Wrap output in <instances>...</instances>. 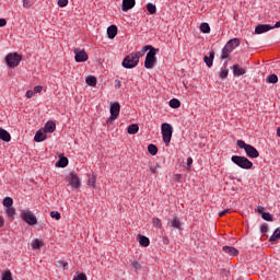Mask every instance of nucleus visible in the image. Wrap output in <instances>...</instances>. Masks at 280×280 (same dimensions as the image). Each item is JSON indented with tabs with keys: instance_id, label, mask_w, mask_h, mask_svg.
Returning <instances> with one entry per match:
<instances>
[{
	"instance_id": "1",
	"label": "nucleus",
	"mask_w": 280,
	"mask_h": 280,
	"mask_svg": "<svg viewBox=\"0 0 280 280\" xmlns=\"http://www.w3.org/2000/svg\"><path fill=\"white\" fill-rule=\"evenodd\" d=\"M236 145L244 150L248 159H259V151L252 144H246L244 140H237Z\"/></svg>"
},
{
	"instance_id": "2",
	"label": "nucleus",
	"mask_w": 280,
	"mask_h": 280,
	"mask_svg": "<svg viewBox=\"0 0 280 280\" xmlns=\"http://www.w3.org/2000/svg\"><path fill=\"white\" fill-rule=\"evenodd\" d=\"M231 161L232 163H234V165H237V167H241V170H253V163L246 156L233 155L231 158Z\"/></svg>"
},
{
	"instance_id": "3",
	"label": "nucleus",
	"mask_w": 280,
	"mask_h": 280,
	"mask_svg": "<svg viewBox=\"0 0 280 280\" xmlns=\"http://www.w3.org/2000/svg\"><path fill=\"white\" fill-rule=\"evenodd\" d=\"M156 54H159V48L151 46V49L147 54L144 60L145 69H154V66L156 65Z\"/></svg>"
},
{
	"instance_id": "4",
	"label": "nucleus",
	"mask_w": 280,
	"mask_h": 280,
	"mask_svg": "<svg viewBox=\"0 0 280 280\" xmlns=\"http://www.w3.org/2000/svg\"><path fill=\"white\" fill-rule=\"evenodd\" d=\"M22 60H23V57L19 55V52H11L5 56V63L11 69H14V67H19Z\"/></svg>"
},
{
	"instance_id": "5",
	"label": "nucleus",
	"mask_w": 280,
	"mask_h": 280,
	"mask_svg": "<svg viewBox=\"0 0 280 280\" xmlns=\"http://www.w3.org/2000/svg\"><path fill=\"white\" fill-rule=\"evenodd\" d=\"M174 132V128L168 122L162 124V139L165 145H170L172 141V135Z\"/></svg>"
},
{
	"instance_id": "6",
	"label": "nucleus",
	"mask_w": 280,
	"mask_h": 280,
	"mask_svg": "<svg viewBox=\"0 0 280 280\" xmlns=\"http://www.w3.org/2000/svg\"><path fill=\"white\" fill-rule=\"evenodd\" d=\"M21 218L26 224L30 226H35V224H38V220L36 219V215L30 210H24L21 212Z\"/></svg>"
},
{
	"instance_id": "7",
	"label": "nucleus",
	"mask_w": 280,
	"mask_h": 280,
	"mask_svg": "<svg viewBox=\"0 0 280 280\" xmlns=\"http://www.w3.org/2000/svg\"><path fill=\"white\" fill-rule=\"evenodd\" d=\"M121 65H122L124 69H135V67H137V65H139V61L135 57V55L131 52L124 58Z\"/></svg>"
},
{
	"instance_id": "8",
	"label": "nucleus",
	"mask_w": 280,
	"mask_h": 280,
	"mask_svg": "<svg viewBox=\"0 0 280 280\" xmlns=\"http://www.w3.org/2000/svg\"><path fill=\"white\" fill-rule=\"evenodd\" d=\"M121 110V105H119V103L115 102L114 104L110 105V116L107 119V124H110V121H115V119H117L119 117V113Z\"/></svg>"
},
{
	"instance_id": "9",
	"label": "nucleus",
	"mask_w": 280,
	"mask_h": 280,
	"mask_svg": "<svg viewBox=\"0 0 280 280\" xmlns=\"http://www.w3.org/2000/svg\"><path fill=\"white\" fill-rule=\"evenodd\" d=\"M73 54L75 62H86V60H89V55L84 49L80 50V48H74Z\"/></svg>"
},
{
	"instance_id": "10",
	"label": "nucleus",
	"mask_w": 280,
	"mask_h": 280,
	"mask_svg": "<svg viewBox=\"0 0 280 280\" xmlns=\"http://www.w3.org/2000/svg\"><path fill=\"white\" fill-rule=\"evenodd\" d=\"M68 183L72 187V189H78L80 187V177L75 172L70 173Z\"/></svg>"
},
{
	"instance_id": "11",
	"label": "nucleus",
	"mask_w": 280,
	"mask_h": 280,
	"mask_svg": "<svg viewBox=\"0 0 280 280\" xmlns=\"http://www.w3.org/2000/svg\"><path fill=\"white\" fill-rule=\"evenodd\" d=\"M270 30H275V27L270 26V24H258L255 28V33L264 34L266 32H270Z\"/></svg>"
},
{
	"instance_id": "12",
	"label": "nucleus",
	"mask_w": 280,
	"mask_h": 280,
	"mask_svg": "<svg viewBox=\"0 0 280 280\" xmlns=\"http://www.w3.org/2000/svg\"><path fill=\"white\" fill-rule=\"evenodd\" d=\"M152 48V45H145L142 47V49L140 51H136V52H131L135 58L139 59L143 58V56H145L147 51H150V49Z\"/></svg>"
},
{
	"instance_id": "13",
	"label": "nucleus",
	"mask_w": 280,
	"mask_h": 280,
	"mask_svg": "<svg viewBox=\"0 0 280 280\" xmlns=\"http://www.w3.org/2000/svg\"><path fill=\"white\" fill-rule=\"evenodd\" d=\"M136 4H137L136 0H122L121 10L122 12H128V10H132V8H135Z\"/></svg>"
},
{
	"instance_id": "14",
	"label": "nucleus",
	"mask_w": 280,
	"mask_h": 280,
	"mask_svg": "<svg viewBox=\"0 0 280 280\" xmlns=\"http://www.w3.org/2000/svg\"><path fill=\"white\" fill-rule=\"evenodd\" d=\"M223 253H225L226 255H230V257H235L240 255V250H237V248L233 246H223Z\"/></svg>"
},
{
	"instance_id": "15",
	"label": "nucleus",
	"mask_w": 280,
	"mask_h": 280,
	"mask_svg": "<svg viewBox=\"0 0 280 280\" xmlns=\"http://www.w3.org/2000/svg\"><path fill=\"white\" fill-rule=\"evenodd\" d=\"M45 139H47V132L43 131V129H39L34 137V141H36V143H42V141H45Z\"/></svg>"
},
{
	"instance_id": "16",
	"label": "nucleus",
	"mask_w": 280,
	"mask_h": 280,
	"mask_svg": "<svg viewBox=\"0 0 280 280\" xmlns=\"http://www.w3.org/2000/svg\"><path fill=\"white\" fill-rule=\"evenodd\" d=\"M225 47L229 49V51H233L235 47H240V38L230 39Z\"/></svg>"
},
{
	"instance_id": "17",
	"label": "nucleus",
	"mask_w": 280,
	"mask_h": 280,
	"mask_svg": "<svg viewBox=\"0 0 280 280\" xmlns=\"http://www.w3.org/2000/svg\"><path fill=\"white\" fill-rule=\"evenodd\" d=\"M0 139L1 141L10 143V141H12V136H10V132H8L5 129L0 128Z\"/></svg>"
},
{
	"instance_id": "18",
	"label": "nucleus",
	"mask_w": 280,
	"mask_h": 280,
	"mask_svg": "<svg viewBox=\"0 0 280 280\" xmlns=\"http://www.w3.org/2000/svg\"><path fill=\"white\" fill-rule=\"evenodd\" d=\"M215 58V52L211 51L208 56L203 57V62H206L207 67H213V59Z\"/></svg>"
},
{
	"instance_id": "19",
	"label": "nucleus",
	"mask_w": 280,
	"mask_h": 280,
	"mask_svg": "<svg viewBox=\"0 0 280 280\" xmlns=\"http://www.w3.org/2000/svg\"><path fill=\"white\" fill-rule=\"evenodd\" d=\"M107 36L110 40H113V38H115V36H117V25H110L107 28Z\"/></svg>"
},
{
	"instance_id": "20",
	"label": "nucleus",
	"mask_w": 280,
	"mask_h": 280,
	"mask_svg": "<svg viewBox=\"0 0 280 280\" xmlns=\"http://www.w3.org/2000/svg\"><path fill=\"white\" fill-rule=\"evenodd\" d=\"M44 131L50 132V133L56 132V122H54L52 120L47 121L44 127Z\"/></svg>"
},
{
	"instance_id": "21",
	"label": "nucleus",
	"mask_w": 280,
	"mask_h": 280,
	"mask_svg": "<svg viewBox=\"0 0 280 280\" xmlns=\"http://www.w3.org/2000/svg\"><path fill=\"white\" fill-rule=\"evenodd\" d=\"M69 165V159L67 156H61L57 162H56V167H67Z\"/></svg>"
},
{
	"instance_id": "22",
	"label": "nucleus",
	"mask_w": 280,
	"mask_h": 280,
	"mask_svg": "<svg viewBox=\"0 0 280 280\" xmlns=\"http://www.w3.org/2000/svg\"><path fill=\"white\" fill-rule=\"evenodd\" d=\"M232 69L234 75H244L246 73V70L237 65L232 66Z\"/></svg>"
},
{
	"instance_id": "23",
	"label": "nucleus",
	"mask_w": 280,
	"mask_h": 280,
	"mask_svg": "<svg viewBox=\"0 0 280 280\" xmlns=\"http://www.w3.org/2000/svg\"><path fill=\"white\" fill-rule=\"evenodd\" d=\"M138 237L140 246H143L144 248H148V246H150V238L143 235H139Z\"/></svg>"
},
{
	"instance_id": "24",
	"label": "nucleus",
	"mask_w": 280,
	"mask_h": 280,
	"mask_svg": "<svg viewBox=\"0 0 280 280\" xmlns=\"http://www.w3.org/2000/svg\"><path fill=\"white\" fill-rule=\"evenodd\" d=\"M171 226L172 229H177L180 230L183 224L180 223V218L175 217L172 221H171Z\"/></svg>"
},
{
	"instance_id": "25",
	"label": "nucleus",
	"mask_w": 280,
	"mask_h": 280,
	"mask_svg": "<svg viewBox=\"0 0 280 280\" xmlns=\"http://www.w3.org/2000/svg\"><path fill=\"white\" fill-rule=\"evenodd\" d=\"M88 86H97V78L90 75L85 79Z\"/></svg>"
},
{
	"instance_id": "26",
	"label": "nucleus",
	"mask_w": 280,
	"mask_h": 280,
	"mask_svg": "<svg viewBox=\"0 0 280 280\" xmlns=\"http://www.w3.org/2000/svg\"><path fill=\"white\" fill-rule=\"evenodd\" d=\"M88 185H89V187H92L93 189H95V183H96V177H95V174H89L88 175Z\"/></svg>"
},
{
	"instance_id": "27",
	"label": "nucleus",
	"mask_w": 280,
	"mask_h": 280,
	"mask_svg": "<svg viewBox=\"0 0 280 280\" xmlns=\"http://www.w3.org/2000/svg\"><path fill=\"white\" fill-rule=\"evenodd\" d=\"M128 135H137L139 132V125L132 124L127 129Z\"/></svg>"
},
{
	"instance_id": "28",
	"label": "nucleus",
	"mask_w": 280,
	"mask_h": 280,
	"mask_svg": "<svg viewBox=\"0 0 280 280\" xmlns=\"http://www.w3.org/2000/svg\"><path fill=\"white\" fill-rule=\"evenodd\" d=\"M148 152L152 156H156V154L159 153V147H156L155 144H149L148 145Z\"/></svg>"
},
{
	"instance_id": "29",
	"label": "nucleus",
	"mask_w": 280,
	"mask_h": 280,
	"mask_svg": "<svg viewBox=\"0 0 280 280\" xmlns=\"http://www.w3.org/2000/svg\"><path fill=\"white\" fill-rule=\"evenodd\" d=\"M200 32H202V34H209L211 32V26H209V23L207 22L201 23Z\"/></svg>"
},
{
	"instance_id": "30",
	"label": "nucleus",
	"mask_w": 280,
	"mask_h": 280,
	"mask_svg": "<svg viewBox=\"0 0 280 280\" xmlns=\"http://www.w3.org/2000/svg\"><path fill=\"white\" fill-rule=\"evenodd\" d=\"M219 78H221V80H224L225 78H229V69L226 68V65L221 68V71L219 73Z\"/></svg>"
},
{
	"instance_id": "31",
	"label": "nucleus",
	"mask_w": 280,
	"mask_h": 280,
	"mask_svg": "<svg viewBox=\"0 0 280 280\" xmlns=\"http://www.w3.org/2000/svg\"><path fill=\"white\" fill-rule=\"evenodd\" d=\"M267 82L268 84H277V82H279V77H277V74H269L267 77Z\"/></svg>"
},
{
	"instance_id": "32",
	"label": "nucleus",
	"mask_w": 280,
	"mask_h": 280,
	"mask_svg": "<svg viewBox=\"0 0 280 280\" xmlns=\"http://www.w3.org/2000/svg\"><path fill=\"white\" fill-rule=\"evenodd\" d=\"M3 207L12 208V205H14V200L11 197H5L2 201Z\"/></svg>"
},
{
	"instance_id": "33",
	"label": "nucleus",
	"mask_w": 280,
	"mask_h": 280,
	"mask_svg": "<svg viewBox=\"0 0 280 280\" xmlns=\"http://www.w3.org/2000/svg\"><path fill=\"white\" fill-rule=\"evenodd\" d=\"M277 240H280V228L276 229L273 234L270 236L269 242H277Z\"/></svg>"
},
{
	"instance_id": "34",
	"label": "nucleus",
	"mask_w": 280,
	"mask_h": 280,
	"mask_svg": "<svg viewBox=\"0 0 280 280\" xmlns=\"http://www.w3.org/2000/svg\"><path fill=\"white\" fill-rule=\"evenodd\" d=\"M168 104L171 108H180V101L177 98H172Z\"/></svg>"
},
{
	"instance_id": "35",
	"label": "nucleus",
	"mask_w": 280,
	"mask_h": 280,
	"mask_svg": "<svg viewBox=\"0 0 280 280\" xmlns=\"http://www.w3.org/2000/svg\"><path fill=\"white\" fill-rule=\"evenodd\" d=\"M262 220H266V222H275V218H272V214L270 212H264L261 214Z\"/></svg>"
},
{
	"instance_id": "36",
	"label": "nucleus",
	"mask_w": 280,
	"mask_h": 280,
	"mask_svg": "<svg viewBox=\"0 0 280 280\" xmlns=\"http://www.w3.org/2000/svg\"><path fill=\"white\" fill-rule=\"evenodd\" d=\"M147 10L149 14H156V5L152 4L151 2L147 3Z\"/></svg>"
},
{
	"instance_id": "37",
	"label": "nucleus",
	"mask_w": 280,
	"mask_h": 280,
	"mask_svg": "<svg viewBox=\"0 0 280 280\" xmlns=\"http://www.w3.org/2000/svg\"><path fill=\"white\" fill-rule=\"evenodd\" d=\"M231 51L232 50H229V48L226 46H224L222 49V55H221L222 60H226V58H229V54H231Z\"/></svg>"
},
{
	"instance_id": "38",
	"label": "nucleus",
	"mask_w": 280,
	"mask_h": 280,
	"mask_svg": "<svg viewBox=\"0 0 280 280\" xmlns=\"http://www.w3.org/2000/svg\"><path fill=\"white\" fill-rule=\"evenodd\" d=\"M152 223H153V226H155V229H162L163 226V223H161V219L159 218H153Z\"/></svg>"
},
{
	"instance_id": "39",
	"label": "nucleus",
	"mask_w": 280,
	"mask_h": 280,
	"mask_svg": "<svg viewBox=\"0 0 280 280\" xmlns=\"http://www.w3.org/2000/svg\"><path fill=\"white\" fill-rule=\"evenodd\" d=\"M42 245H43V242L40 240L36 238L32 243V248H34L36 250V249L40 248Z\"/></svg>"
},
{
	"instance_id": "40",
	"label": "nucleus",
	"mask_w": 280,
	"mask_h": 280,
	"mask_svg": "<svg viewBox=\"0 0 280 280\" xmlns=\"http://www.w3.org/2000/svg\"><path fill=\"white\" fill-rule=\"evenodd\" d=\"M2 280H14L12 278V271H10V270L4 271L2 275Z\"/></svg>"
},
{
	"instance_id": "41",
	"label": "nucleus",
	"mask_w": 280,
	"mask_h": 280,
	"mask_svg": "<svg viewBox=\"0 0 280 280\" xmlns=\"http://www.w3.org/2000/svg\"><path fill=\"white\" fill-rule=\"evenodd\" d=\"M7 214H8L9 218H14L16 215V209H14L12 207L8 208L7 209Z\"/></svg>"
},
{
	"instance_id": "42",
	"label": "nucleus",
	"mask_w": 280,
	"mask_h": 280,
	"mask_svg": "<svg viewBox=\"0 0 280 280\" xmlns=\"http://www.w3.org/2000/svg\"><path fill=\"white\" fill-rule=\"evenodd\" d=\"M131 268H132V270H135V272H137V270H141V265H140L139 261L133 260V261L131 262Z\"/></svg>"
},
{
	"instance_id": "43",
	"label": "nucleus",
	"mask_w": 280,
	"mask_h": 280,
	"mask_svg": "<svg viewBox=\"0 0 280 280\" xmlns=\"http://www.w3.org/2000/svg\"><path fill=\"white\" fill-rule=\"evenodd\" d=\"M69 5V0H58L59 8H67Z\"/></svg>"
},
{
	"instance_id": "44",
	"label": "nucleus",
	"mask_w": 280,
	"mask_h": 280,
	"mask_svg": "<svg viewBox=\"0 0 280 280\" xmlns=\"http://www.w3.org/2000/svg\"><path fill=\"white\" fill-rule=\"evenodd\" d=\"M50 218L55 219V220H60L61 215L60 212L58 211H51L50 212Z\"/></svg>"
},
{
	"instance_id": "45",
	"label": "nucleus",
	"mask_w": 280,
	"mask_h": 280,
	"mask_svg": "<svg viewBox=\"0 0 280 280\" xmlns=\"http://www.w3.org/2000/svg\"><path fill=\"white\" fill-rule=\"evenodd\" d=\"M73 280H89L86 278L85 273H78L77 277L73 278Z\"/></svg>"
},
{
	"instance_id": "46",
	"label": "nucleus",
	"mask_w": 280,
	"mask_h": 280,
	"mask_svg": "<svg viewBox=\"0 0 280 280\" xmlns=\"http://www.w3.org/2000/svg\"><path fill=\"white\" fill-rule=\"evenodd\" d=\"M58 264L60 268H63V270H67V266H69V262L65 260H59Z\"/></svg>"
},
{
	"instance_id": "47",
	"label": "nucleus",
	"mask_w": 280,
	"mask_h": 280,
	"mask_svg": "<svg viewBox=\"0 0 280 280\" xmlns=\"http://www.w3.org/2000/svg\"><path fill=\"white\" fill-rule=\"evenodd\" d=\"M25 97L27 100H32V97H34V91H32V90L26 91Z\"/></svg>"
},
{
	"instance_id": "48",
	"label": "nucleus",
	"mask_w": 280,
	"mask_h": 280,
	"mask_svg": "<svg viewBox=\"0 0 280 280\" xmlns=\"http://www.w3.org/2000/svg\"><path fill=\"white\" fill-rule=\"evenodd\" d=\"M226 213H231V209H225V210L219 212V218H224V215H226Z\"/></svg>"
},
{
	"instance_id": "49",
	"label": "nucleus",
	"mask_w": 280,
	"mask_h": 280,
	"mask_svg": "<svg viewBox=\"0 0 280 280\" xmlns=\"http://www.w3.org/2000/svg\"><path fill=\"white\" fill-rule=\"evenodd\" d=\"M260 232L261 233H268V224L264 223L260 225Z\"/></svg>"
},
{
	"instance_id": "50",
	"label": "nucleus",
	"mask_w": 280,
	"mask_h": 280,
	"mask_svg": "<svg viewBox=\"0 0 280 280\" xmlns=\"http://www.w3.org/2000/svg\"><path fill=\"white\" fill-rule=\"evenodd\" d=\"M32 2L30 0H23V8H31Z\"/></svg>"
},
{
	"instance_id": "51",
	"label": "nucleus",
	"mask_w": 280,
	"mask_h": 280,
	"mask_svg": "<svg viewBox=\"0 0 280 280\" xmlns=\"http://www.w3.org/2000/svg\"><path fill=\"white\" fill-rule=\"evenodd\" d=\"M43 92V86L42 85H37L34 88V92L33 93H42Z\"/></svg>"
},
{
	"instance_id": "52",
	"label": "nucleus",
	"mask_w": 280,
	"mask_h": 280,
	"mask_svg": "<svg viewBox=\"0 0 280 280\" xmlns=\"http://www.w3.org/2000/svg\"><path fill=\"white\" fill-rule=\"evenodd\" d=\"M8 25V21L5 19H0V27H5Z\"/></svg>"
},
{
	"instance_id": "53",
	"label": "nucleus",
	"mask_w": 280,
	"mask_h": 280,
	"mask_svg": "<svg viewBox=\"0 0 280 280\" xmlns=\"http://www.w3.org/2000/svg\"><path fill=\"white\" fill-rule=\"evenodd\" d=\"M150 172H151V174H159V172L156 171V166H154V165L150 166Z\"/></svg>"
},
{
	"instance_id": "54",
	"label": "nucleus",
	"mask_w": 280,
	"mask_h": 280,
	"mask_svg": "<svg viewBox=\"0 0 280 280\" xmlns=\"http://www.w3.org/2000/svg\"><path fill=\"white\" fill-rule=\"evenodd\" d=\"M4 225H5V219H3V217L0 215V229H3Z\"/></svg>"
},
{
	"instance_id": "55",
	"label": "nucleus",
	"mask_w": 280,
	"mask_h": 280,
	"mask_svg": "<svg viewBox=\"0 0 280 280\" xmlns=\"http://www.w3.org/2000/svg\"><path fill=\"white\" fill-rule=\"evenodd\" d=\"M191 165H194V159L188 158V159H187V166H188V167H191Z\"/></svg>"
},
{
	"instance_id": "56",
	"label": "nucleus",
	"mask_w": 280,
	"mask_h": 280,
	"mask_svg": "<svg viewBox=\"0 0 280 280\" xmlns=\"http://www.w3.org/2000/svg\"><path fill=\"white\" fill-rule=\"evenodd\" d=\"M115 83H116V84H115V88H116V89H121V81L116 80Z\"/></svg>"
},
{
	"instance_id": "57",
	"label": "nucleus",
	"mask_w": 280,
	"mask_h": 280,
	"mask_svg": "<svg viewBox=\"0 0 280 280\" xmlns=\"http://www.w3.org/2000/svg\"><path fill=\"white\" fill-rule=\"evenodd\" d=\"M257 211H258V213H261V215H264V207H261V206H259L258 208H257Z\"/></svg>"
},
{
	"instance_id": "58",
	"label": "nucleus",
	"mask_w": 280,
	"mask_h": 280,
	"mask_svg": "<svg viewBox=\"0 0 280 280\" xmlns=\"http://www.w3.org/2000/svg\"><path fill=\"white\" fill-rule=\"evenodd\" d=\"M180 178H183V175H180V174L175 175V180H180Z\"/></svg>"
},
{
	"instance_id": "59",
	"label": "nucleus",
	"mask_w": 280,
	"mask_h": 280,
	"mask_svg": "<svg viewBox=\"0 0 280 280\" xmlns=\"http://www.w3.org/2000/svg\"><path fill=\"white\" fill-rule=\"evenodd\" d=\"M163 244H170V238H167V237H163Z\"/></svg>"
},
{
	"instance_id": "60",
	"label": "nucleus",
	"mask_w": 280,
	"mask_h": 280,
	"mask_svg": "<svg viewBox=\"0 0 280 280\" xmlns=\"http://www.w3.org/2000/svg\"><path fill=\"white\" fill-rule=\"evenodd\" d=\"M273 27V30H275V27H280V21H278L276 24H275V26H272Z\"/></svg>"
},
{
	"instance_id": "61",
	"label": "nucleus",
	"mask_w": 280,
	"mask_h": 280,
	"mask_svg": "<svg viewBox=\"0 0 280 280\" xmlns=\"http://www.w3.org/2000/svg\"><path fill=\"white\" fill-rule=\"evenodd\" d=\"M277 135H278V137H280V127H278V129H277Z\"/></svg>"
},
{
	"instance_id": "62",
	"label": "nucleus",
	"mask_w": 280,
	"mask_h": 280,
	"mask_svg": "<svg viewBox=\"0 0 280 280\" xmlns=\"http://www.w3.org/2000/svg\"><path fill=\"white\" fill-rule=\"evenodd\" d=\"M156 167H161V165L159 163H156Z\"/></svg>"
}]
</instances>
